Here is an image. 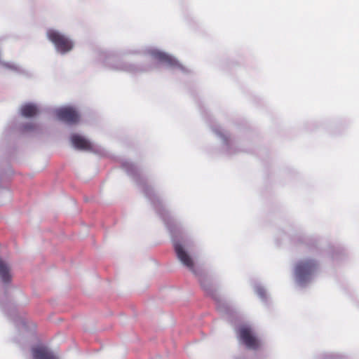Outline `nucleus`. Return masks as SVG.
I'll list each match as a JSON object with an SVG mask.
<instances>
[{
	"label": "nucleus",
	"mask_w": 359,
	"mask_h": 359,
	"mask_svg": "<svg viewBox=\"0 0 359 359\" xmlns=\"http://www.w3.org/2000/svg\"><path fill=\"white\" fill-rule=\"evenodd\" d=\"M34 359H57V358L43 346H38L32 349Z\"/></svg>",
	"instance_id": "obj_7"
},
{
	"label": "nucleus",
	"mask_w": 359,
	"mask_h": 359,
	"mask_svg": "<svg viewBox=\"0 0 359 359\" xmlns=\"http://www.w3.org/2000/svg\"><path fill=\"white\" fill-rule=\"evenodd\" d=\"M57 118L69 124L76 123L79 120L77 111L72 107H64L55 111Z\"/></svg>",
	"instance_id": "obj_5"
},
{
	"label": "nucleus",
	"mask_w": 359,
	"mask_h": 359,
	"mask_svg": "<svg viewBox=\"0 0 359 359\" xmlns=\"http://www.w3.org/2000/svg\"><path fill=\"white\" fill-rule=\"evenodd\" d=\"M240 340L250 349L256 350L260 343L256 336L253 334L250 327L243 326L239 329L238 332Z\"/></svg>",
	"instance_id": "obj_3"
},
{
	"label": "nucleus",
	"mask_w": 359,
	"mask_h": 359,
	"mask_svg": "<svg viewBox=\"0 0 359 359\" xmlns=\"http://www.w3.org/2000/svg\"><path fill=\"white\" fill-rule=\"evenodd\" d=\"M47 36L55 45L56 49L62 53L71 50L73 47L72 41L57 31L49 30L47 32Z\"/></svg>",
	"instance_id": "obj_1"
},
{
	"label": "nucleus",
	"mask_w": 359,
	"mask_h": 359,
	"mask_svg": "<svg viewBox=\"0 0 359 359\" xmlns=\"http://www.w3.org/2000/svg\"><path fill=\"white\" fill-rule=\"evenodd\" d=\"M38 113V109L36 105L27 104L22 107L21 114L25 117L34 116Z\"/></svg>",
	"instance_id": "obj_10"
},
{
	"label": "nucleus",
	"mask_w": 359,
	"mask_h": 359,
	"mask_svg": "<svg viewBox=\"0 0 359 359\" xmlns=\"http://www.w3.org/2000/svg\"><path fill=\"white\" fill-rule=\"evenodd\" d=\"M154 57L158 61L165 63L170 66L175 67L178 65L177 61L172 56L160 51H156L153 53Z\"/></svg>",
	"instance_id": "obj_8"
},
{
	"label": "nucleus",
	"mask_w": 359,
	"mask_h": 359,
	"mask_svg": "<svg viewBox=\"0 0 359 359\" xmlns=\"http://www.w3.org/2000/svg\"><path fill=\"white\" fill-rule=\"evenodd\" d=\"M174 248L178 259L182 263V264L193 273H196L194 260L184 250V247L180 243L175 242L174 243Z\"/></svg>",
	"instance_id": "obj_4"
},
{
	"label": "nucleus",
	"mask_w": 359,
	"mask_h": 359,
	"mask_svg": "<svg viewBox=\"0 0 359 359\" xmlns=\"http://www.w3.org/2000/svg\"><path fill=\"white\" fill-rule=\"evenodd\" d=\"M12 276L9 266L0 259V278L4 283H8L11 281Z\"/></svg>",
	"instance_id": "obj_9"
},
{
	"label": "nucleus",
	"mask_w": 359,
	"mask_h": 359,
	"mask_svg": "<svg viewBox=\"0 0 359 359\" xmlns=\"http://www.w3.org/2000/svg\"><path fill=\"white\" fill-rule=\"evenodd\" d=\"M318 263L313 259L299 262L295 267V274L299 281L307 280L318 269Z\"/></svg>",
	"instance_id": "obj_2"
},
{
	"label": "nucleus",
	"mask_w": 359,
	"mask_h": 359,
	"mask_svg": "<svg viewBox=\"0 0 359 359\" xmlns=\"http://www.w3.org/2000/svg\"><path fill=\"white\" fill-rule=\"evenodd\" d=\"M34 125L32 124H27L24 126V130H30L33 128Z\"/></svg>",
	"instance_id": "obj_11"
},
{
	"label": "nucleus",
	"mask_w": 359,
	"mask_h": 359,
	"mask_svg": "<svg viewBox=\"0 0 359 359\" xmlns=\"http://www.w3.org/2000/svg\"><path fill=\"white\" fill-rule=\"evenodd\" d=\"M71 142L73 146L76 149L81 150L92 149L91 143L88 140L79 135H73L71 137Z\"/></svg>",
	"instance_id": "obj_6"
}]
</instances>
